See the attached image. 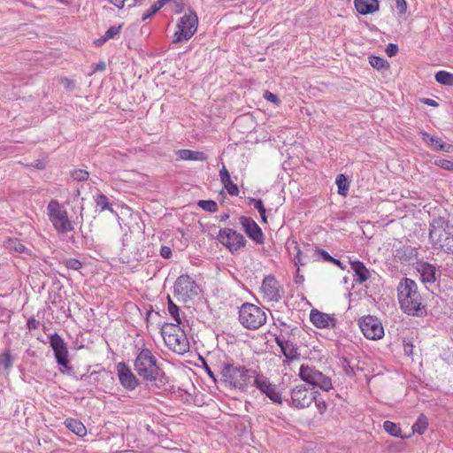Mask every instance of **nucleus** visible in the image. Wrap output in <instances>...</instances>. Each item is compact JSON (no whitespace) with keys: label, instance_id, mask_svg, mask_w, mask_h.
I'll return each mask as SVG.
<instances>
[{"label":"nucleus","instance_id":"f257e3e1","mask_svg":"<svg viewBox=\"0 0 453 453\" xmlns=\"http://www.w3.org/2000/svg\"><path fill=\"white\" fill-rule=\"evenodd\" d=\"M398 302L402 311L410 316L424 317L427 311L418 291L416 282L409 278L403 279L398 287Z\"/></svg>","mask_w":453,"mask_h":453},{"label":"nucleus","instance_id":"f03ea898","mask_svg":"<svg viewBox=\"0 0 453 453\" xmlns=\"http://www.w3.org/2000/svg\"><path fill=\"white\" fill-rule=\"evenodd\" d=\"M258 371L249 369L244 365L234 363H225L222 365L221 374L224 382L230 388L246 392L250 385H252Z\"/></svg>","mask_w":453,"mask_h":453},{"label":"nucleus","instance_id":"7ed1b4c3","mask_svg":"<svg viewBox=\"0 0 453 453\" xmlns=\"http://www.w3.org/2000/svg\"><path fill=\"white\" fill-rule=\"evenodd\" d=\"M429 242L433 248L453 254V223L439 217L429 226Z\"/></svg>","mask_w":453,"mask_h":453},{"label":"nucleus","instance_id":"20e7f679","mask_svg":"<svg viewBox=\"0 0 453 453\" xmlns=\"http://www.w3.org/2000/svg\"><path fill=\"white\" fill-rule=\"evenodd\" d=\"M161 334L165 343L173 351L184 354L189 349V342L180 325L167 323L162 326Z\"/></svg>","mask_w":453,"mask_h":453},{"label":"nucleus","instance_id":"39448f33","mask_svg":"<svg viewBox=\"0 0 453 453\" xmlns=\"http://www.w3.org/2000/svg\"><path fill=\"white\" fill-rule=\"evenodd\" d=\"M134 365L137 374L147 381L156 380L161 373L155 357L148 349H142L138 353Z\"/></svg>","mask_w":453,"mask_h":453},{"label":"nucleus","instance_id":"423d86ee","mask_svg":"<svg viewBox=\"0 0 453 453\" xmlns=\"http://www.w3.org/2000/svg\"><path fill=\"white\" fill-rule=\"evenodd\" d=\"M266 319L264 309L253 303H245L239 309V321L245 328L258 329L265 324Z\"/></svg>","mask_w":453,"mask_h":453},{"label":"nucleus","instance_id":"0eeeda50","mask_svg":"<svg viewBox=\"0 0 453 453\" xmlns=\"http://www.w3.org/2000/svg\"><path fill=\"white\" fill-rule=\"evenodd\" d=\"M50 220L55 229L60 234L73 230L65 208L58 200H50L47 207Z\"/></svg>","mask_w":453,"mask_h":453},{"label":"nucleus","instance_id":"6e6552de","mask_svg":"<svg viewBox=\"0 0 453 453\" xmlns=\"http://www.w3.org/2000/svg\"><path fill=\"white\" fill-rule=\"evenodd\" d=\"M299 376L302 380L313 388H319L324 391H328L333 388L332 380L328 376L308 365L300 366Z\"/></svg>","mask_w":453,"mask_h":453},{"label":"nucleus","instance_id":"1a4fd4ad","mask_svg":"<svg viewBox=\"0 0 453 453\" xmlns=\"http://www.w3.org/2000/svg\"><path fill=\"white\" fill-rule=\"evenodd\" d=\"M198 18L194 12L184 14L177 23L173 42L178 43L189 40L196 32Z\"/></svg>","mask_w":453,"mask_h":453},{"label":"nucleus","instance_id":"9d476101","mask_svg":"<svg viewBox=\"0 0 453 453\" xmlns=\"http://www.w3.org/2000/svg\"><path fill=\"white\" fill-rule=\"evenodd\" d=\"M254 386L262 395H265L273 403H282V394L276 384L271 382L270 379L261 372H257L253 380Z\"/></svg>","mask_w":453,"mask_h":453},{"label":"nucleus","instance_id":"9b49d317","mask_svg":"<svg viewBox=\"0 0 453 453\" xmlns=\"http://www.w3.org/2000/svg\"><path fill=\"white\" fill-rule=\"evenodd\" d=\"M317 391L306 388L304 385H297L290 391V401L288 405L295 409H304L309 407L315 399Z\"/></svg>","mask_w":453,"mask_h":453},{"label":"nucleus","instance_id":"f8f14e48","mask_svg":"<svg viewBox=\"0 0 453 453\" xmlns=\"http://www.w3.org/2000/svg\"><path fill=\"white\" fill-rule=\"evenodd\" d=\"M358 326L369 340H379L384 335V329L379 319L373 316H366L359 319Z\"/></svg>","mask_w":453,"mask_h":453},{"label":"nucleus","instance_id":"ddd939ff","mask_svg":"<svg viewBox=\"0 0 453 453\" xmlns=\"http://www.w3.org/2000/svg\"><path fill=\"white\" fill-rule=\"evenodd\" d=\"M218 240L232 253L244 247L246 242L243 235L232 228L220 229Z\"/></svg>","mask_w":453,"mask_h":453},{"label":"nucleus","instance_id":"4468645a","mask_svg":"<svg viewBox=\"0 0 453 453\" xmlns=\"http://www.w3.org/2000/svg\"><path fill=\"white\" fill-rule=\"evenodd\" d=\"M174 294L183 301L199 294V287L195 280L187 274L179 276L174 283Z\"/></svg>","mask_w":453,"mask_h":453},{"label":"nucleus","instance_id":"2eb2a0df","mask_svg":"<svg viewBox=\"0 0 453 453\" xmlns=\"http://www.w3.org/2000/svg\"><path fill=\"white\" fill-rule=\"evenodd\" d=\"M50 344L58 365L66 368L69 364L68 349L63 338L58 334H53L50 336Z\"/></svg>","mask_w":453,"mask_h":453},{"label":"nucleus","instance_id":"dca6fc26","mask_svg":"<svg viewBox=\"0 0 453 453\" xmlns=\"http://www.w3.org/2000/svg\"><path fill=\"white\" fill-rule=\"evenodd\" d=\"M261 292L263 293L264 298L269 302H278L281 299L283 294L280 283L272 275L265 277L261 286Z\"/></svg>","mask_w":453,"mask_h":453},{"label":"nucleus","instance_id":"f3484780","mask_svg":"<svg viewBox=\"0 0 453 453\" xmlns=\"http://www.w3.org/2000/svg\"><path fill=\"white\" fill-rule=\"evenodd\" d=\"M117 373L120 384L127 390H134L138 386V379L126 363L120 362L117 365Z\"/></svg>","mask_w":453,"mask_h":453},{"label":"nucleus","instance_id":"a211bd4d","mask_svg":"<svg viewBox=\"0 0 453 453\" xmlns=\"http://www.w3.org/2000/svg\"><path fill=\"white\" fill-rule=\"evenodd\" d=\"M240 223L246 234L257 243H262L264 241L263 233L258 225L250 217L242 216Z\"/></svg>","mask_w":453,"mask_h":453},{"label":"nucleus","instance_id":"6ab92c4d","mask_svg":"<svg viewBox=\"0 0 453 453\" xmlns=\"http://www.w3.org/2000/svg\"><path fill=\"white\" fill-rule=\"evenodd\" d=\"M275 342L280 348L281 353L284 355L286 359L293 360L299 357L297 347L291 341L287 339L282 333L276 335Z\"/></svg>","mask_w":453,"mask_h":453},{"label":"nucleus","instance_id":"aec40b11","mask_svg":"<svg viewBox=\"0 0 453 453\" xmlns=\"http://www.w3.org/2000/svg\"><path fill=\"white\" fill-rule=\"evenodd\" d=\"M311 323L318 328L334 327L336 324L335 319L326 313L318 310H312L310 314Z\"/></svg>","mask_w":453,"mask_h":453},{"label":"nucleus","instance_id":"412c9836","mask_svg":"<svg viewBox=\"0 0 453 453\" xmlns=\"http://www.w3.org/2000/svg\"><path fill=\"white\" fill-rule=\"evenodd\" d=\"M422 140L434 150H442L448 153L453 152V145L442 142L441 138L434 137L426 132H421Z\"/></svg>","mask_w":453,"mask_h":453},{"label":"nucleus","instance_id":"4be33fe9","mask_svg":"<svg viewBox=\"0 0 453 453\" xmlns=\"http://www.w3.org/2000/svg\"><path fill=\"white\" fill-rule=\"evenodd\" d=\"M354 6L361 15L374 13L380 9L379 0H354Z\"/></svg>","mask_w":453,"mask_h":453},{"label":"nucleus","instance_id":"5701e85b","mask_svg":"<svg viewBox=\"0 0 453 453\" xmlns=\"http://www.w3.org/2000/svg\"><path fill=\"white\" fill-rule=\"evenodd\" d=\"M350 267L355 273V281L359 284H362L365 281H366L371 276L369 270L361 261L357 260L350 262Z\"/></svg>","mask_w":453,"mask_h":453},{"label":"nucleus","instance_id":"b1692460","mask_svg":"<svg viewBox=\"0 0 453 453\" xmlns=\"http://www.w3.org/2000/svg\"><path fill=\"white\" fill-rule=\"evenodd\" d=\"M219 176L224 188L226 190L228 195L231 196H237L239 195V188L231 180L230 174L225 165H223L222 169L219 171Z\"/></svg>","mask_w":453,"mask_h":453},{"label":"nucleus","instance_id":"393cba45","mask_svg":"<svg viewBox=\"0 0 453 453\" xmlns=\"http://www.w3.org/2000/svg\"><path fill=\"white\" fill-rule=\"evenodd\" d=\"M418 271L423 282L434 283L436 280V268L433 265L423 262L418 265Z\"/></svg>","mask_w":453,"mask_h":453},{"label":"nucleus","instance_id":"a878e982","mask_svg":"<svg viewBox=\"0 0 453 453\" xmlns=\"http://www.w3.org/2000/svg\"><path fill=\"white\" fill-rule=\"evenodd\" d=\"M178 158L183 161H205L207 156L202 151L191 150H180L177 151Z\"/></svg>","mask_w":453,"mask_h":453},{"label":"nucleus","instance_id":"bb28decb","mask_svg":"<svg viewBox=\"0 0 453 453\" xmlns=\"http://www.w3.org/2000/svg\"><path fill=\"white\" fill-rule=\"evenodd\" d=\"M66 427L78 436H84L87 429L82 422L74 418H67L65 422Z\"/></svg>","mask_w":453,"mask_h":453},{"label":"nucleus","instance_id":"cd10ccee","mask_svg":"<svg viewBox=\"0 0 453 453\" xmlns=\"http://www.w3.org/2000/svg\"><path fill=\"white\" fill-rule=\"evenodd\" d=\"M384 430L390 435L395 437L403 438L402 430L398 424L387 420L383 423Z\"/></svg>","mask_w":453,"mask_h":453},{"label":"nucleus","instance_id":"c85d7f7f","mask_svg":"<svg viewBox=\"0 0 453 453\" xmlns=\"http://www.w3.org/2000/svg\"><path fill=\"white\" fill-rule=\"evenodd\" d=\"M435 81L441 85L453 86V73L439 71L435 73Z\"/></svg>","mask_w":453,"mask_h":453},{"label":"nucleus","instance_id":"c756f323","mask_svg":"<svg viewBox=\"0 0 453 453\" xmlns=\"http://www.w3.org/2000/svg\"><path fill=\"white\" fill-rule=\"evenodd\" d=\"M427 418L424 414H420L417 419V421L412 426V430L414 433L418 434H423L427 428Z\"/></svg>","mask_w":453,"mask_h":453},{"label":"nucleus","instance_id":"7c9ffc66","mask_svg":"<svg viewBox=\"0 0 453 453\" xmlns=\"http://www.w3.org/2000/svg\"><path fill=\"white\" fill-rule=\"evenodd\" d=\"M335 182H336V185L338 188L339 195H341L342 196H346L347 191L349 190V183L347 178L345 177V175L344 174L337 175Z\"/></svg>","mask_w":453,"mask_h":453},{"label":"nucleus","instance_id":"2f4dec72","mask_svg":"<svg viewBox=\"0 0 453 453\" xmlns=\"http://www.w3.org/2000/svg\"><path fill=\"white\" fill-rule=\"evenodd\" d=\"M369 64L377 70H381L388 66V62L377 56H371L369 57Z\"/></svg>","mask_w":453,"mask_h":453},{"label":"nucleus","instance_id":"473e14b6","mask_svg":"<svg viewBox=\"0 0 453 453\" xmlns=\"http://www.w3.org/2000/svg\"><path fill=\"white\" fill-rule=\"evenodd\" d=\"M13 365V358L10 352H4L0 357V367H3L6 372H9Z\"/></svg>","mask_w":453,"mask_h":453},{"label":"nucleus","instance_id":"72a5a7b5","mask_svg":"<svg viewBox=\"0 0 453 453\" xmlns=\"http://www.w3.org/2000/svg\"><path fill=\"white\" fill-rule=\"evenodd\" d=\"M96 209L101 211L109 210L111 213L119 215L118 211L113 208L115 205L113 203H110L109 200H96Z\"/></svg>","mask_w":453,"mask_h":453},{"label":"nucleus","instance_id":"f704fd0d","mask_svg":"<svg viewBox=\"0 0 453 453\" xmlns=\"http://www.w3.org/2000/svg\"><path fill=\"white\" fill-rule=\"evenodd\" d=\"M168 311L170 315L174 319L175 324L180 325L181 320L179 313V307L172 301V299L168 296Z\"/></svg>","mask_w":453,"mask_h":453},{"label":"nucleus","instance_id":"c9c22d12","mask_svg":"<svg viewBox=\"0 0 453 453\" xmlns=\"http://www.w3.org/2000/svg\"><path fill=\"white\" fill-rule=\"evenodd\" d=\"M198 206L210 212H215L218 211V204L214 200H199Z\"/></svg>","mask_w":453,"mask_h":453},{"label":"nucleus","instance_id":"e433bc0d","mask_svg":"<svg viewBox=\"0 0 453 453\" xmlns=\"http://www.w3.org/2000/svg\"><path fill=\"white\" fill-rule=\"evenodd\" d=\"M165 4V0H159L150 6V8L143 14L142 19L145 20L157 12Z\"/></svg>","mask_w":453,"mask_h":453},{"label":"nucleus","instance_id":"4c0bfd02","mask_svg":"<svg viewBox=\"0 0 453 453\" xmlns=\"http://www.w3.org/2000/svg\"><path fill=\"white\" fill-rule=\"evenodd\" d=\"M71 176L75 180L84 181L88 179L89 173L87 170L84 169H74L71 172Z\"/></svg>","mask_w":453,"mask_h":453},{"label":"nucleus","instance_id":"58836bf2","mask_svg":"<svg viewBox=\"0 0 453 453\" xmlns=\"http://www.w3.org/2000/svg\"><path fill=\"white\" fill-rule=\"evenodd\" d=\"M294 245V250L296 251V255L295 257V265H304L306 264V260L304 258L303 251L299 249L296 242L292 243Z\"/></svg>","mask_w":453,"mask_h":453},{"label":"nucleus","instance_id":"ea45409f","mask_svg":"<svg viewBox=\"0 0 453 453\" xmlns=\"http://www.w3.org/2000/svg\"><path fill=\"white\" fill-rule=\"evenodd\" d=\"M122 25L119 27H111L104 34V35L102 37L103 42H106L109 39L114 38L116 35H118L120 33Z\"/></svg>","mask_w":453,"mask_h":453},{"label":"nucleus","instance_id":"a19ab883","mask_svg":"<svg viewBox=\"0 0 453 453\" xmlns=\"http://www.w3.org/2000/svg\"><path fill=\"white\" fill-rule=\"evenodd\" d=\"M313 402L315 403V405L320 414H323L326 411L327 404L326 403L325 400L319 397V394L318 391Z\"/></svg>","mask_w":453,"mask_h":453},{"label":"nucleus","instance_id":"79ce46f5","mask_svg":"<svg viewBox=\"0 0 453 453\" xmlns=\"http://www.w3.org/2000/svg\"><path fill=\"white\" fill-rule=\"evenodd\" d=\"M255 202L254 207L257 209L260 214L261 219L263 222H266V209L263 203L262 200H253Z\"/></svg>","mask_w":453,"mask_h":453},{"label":"nucleus","instance_id":"37998d69","mask_svg":"<svg viewBox=\"0 0 453 453\" xmlns=\"http://www.w3.org/2000/svg\"><path fill=\"white\" fill-rule=\"evenodd\" d=\"M434 165L447 171H453V162L448 159H437Z\"/></svg>","mask_w":453,"mask_h":453},{"label":"nucleus","instance_id":"c03bdc74","mask_svg":"<svg viewBox=\"0 0 453 453\" xmlns=\"http://www.w3.org/2000/svg\"><path fill=\"white\" fill-rule=\"evenodd\" d=\"M65 265L68 269H72V270H75V271L81 269L82 266L81 262L75 258L67 259L65 262Z\"/></svg>","mask_w":453,"mask_h":453},{"label":"nucleus","instance_id":"a18cd8bd","mask_svg":"<svg viewBox=\"0 0 453 453\" xmlns=\"http://www.w3.org/2000/svg\"><path fill=\"white\" fill-rule=\"evenodd\" d=\"M263 96L265 99L276 105H279L280 104V100L279 99V97L275 94L270 92L269 90H265Z\"/></svg>","mask_w":453,"mask_h":453},{"label":"nucleus","instance_id":"49530a36","mask_svg":"<svg viewBox=\"0 0 453 453\" xmlns=\"http://www.w3.org/2000/svg\"><path fill=\"white\" fill-rule=\"evenodd\" d=\"M60 83L64 86V88L67 90H73L75 88V81L67 77H63L60 79Z\"/></svg>","mask_w":453,"mask_h":453},{"label":"nucleus","instance_id":"de8ad7c7","mask_svg":"<svg viewBox=\"0 0 453 453\" xmlns=\"http://www.w3.org/2000/svg\"><path fill=\"white\" fill-rule=\"evenodd\" d=\"M315 254L320 257L321 259H323L324 261L326 262H331L332 259H333V257H331L328 252H326V250H321V249H315L314 250Z\"/></svg>","mask_w":453,"mask_h":453},{"label":"nucleus","instance_id":"09e8293b","mask_svg":"<svg viewBox=\"0 0 453 453\" xmlns=\"http://www.w3.org/2000/svg\"><path fill=\"white\" fill-rule=\"evenodd\" d=\"M395 7L401 15L407 12V2L405 0H395Z\"/></svg>","mask_w":453,"mask_h":453},{"label":"nucleus","instance_id":"8fccbe9b","mask_svg":"<svg viewBox=\"0 0 453 453\" xmlns=\"http://www.w3.org/2000/svg\"><path fill=\"white\" fill-rule=\"evenodd\" d=\"M398 52V47L396 44L389 43L386 49V53L388 57H394Z\"/></svg>","mask_w":453,"mask_h":453},{"label":"nucleus","instance_id":"3c124183","mask_svg":"<svg viewBox=\"0 0 453 453\" xmlns=\"http://www.w3.org/2000/svg\"><path fill=\"white\" fill-rule=\"evenodd\" d=\"M160 255L164 258H170L172 256V250L167 246H162L160 250Z\"/></svg>","mask_w":453,"mask_h":453},{"label":"nucleus","instance_id":"603ef678","mask_svg":"<svg viewBox=\"0 0 453 453\" xmlns=\"http://www.w3.org/2000/svg\"><path fill=\"white\" fill-rule=\"evenodd\" d=\"M39 322L35 319H30L27 321V326L29 329H36Z\"/></svg>","mask_w":453,"mask_h":453},{"label":"nucleus","instance_id":"864d4df0","mask_svg":"<svg viewBox=\"0 0 453 453\" xmlns=\"http://www.w3.org/2000/svg\"><path fill=\"white\" fill-rule=\"evenodd\" d=\"M105 70V64L104 62H100L96 64L94 67V72L96 71H104Z\"/></svg>","mask_w":453,"mask_h":453},{"label":"nucleus","instance_id":"5fc2aeb1","mask_svg":"<svg viewBox=\"0 0 453 453\" xmlns=\"http://www.w3.org/2000/svg\"><path fill=\"white\" fill-rule=\"evenodd\" d=\"M331 263L336 265L337 266H339L342 270H344L346 268L345 265H343V264L339 259H336V258L333 257Z\"/></svg>","mask_w":453,"mask_h":453},{"label":"nucleus","instance_id":"6e6d98bb","mask_svg":"<svg viewBox=\"0 0 453 453\" xmlns=\"http://www.w3.org/2000/svg\"><path fill=\"white\" fill-rule=\"evenodd\" d=\"M205 371L207 374L215 380L214 373L207 365H205Z\"/></svg>","mask_w":453,"mask_h":453},{"label":"nucleus","instance_id":"4d7b16f0","mask_svg":"<svg viewBox=\"0 0 453 453\" xmlns=\"http://www.w3.org/2000/svg\"><path fill=\"white\" fill-rule=\"evenodd\" d=\"M426 104L430 105V106H436L437 105L436 102L434 100H433V99H426Z\"/></svg>","mask_w":453,"mask_h":453},{"label":"nucleus","instance_id":"13d9d810","mask_svg":"<svg viewBox=\"0 0 453 453\" xmlns=\"http://www.w3.org/2000/svg\"><path fill=\"white\" fill-rule=\"evenodd\" d=\"M303 280H304L303 277L300 276V275H296V280H295L296 283H297V284L302 283Z\"/></svg>","mask_w":453,"mask_h":453},{"label":"nucleus","instance_id":"bf43d9fd","mask_svg":"<svg viewBox=\"0 0 453 453\" xmlns=\"http://www.w3.org/2000/svg\"><path fill=\"white\" fill-rule=\"evenodd\" d=\"M15 250L19 252H22L25 250V247L22 244H19V247H15Z\"/></svg>","mask_w":453,"mask_h":453},{"label":"nucleus","instance_id":"052dcab7","mask_svg":"<svg viewBox=\"0 0 453 453\" xmlns=\"http://www.w3.org/2000/svg\"><path fill=\"white\" fill-rule=\"evenodd\" d=\"M128 210H129V208H128V207H127V206H126V207L122 206V207H121V213L123 214V213H124V211H128Z\"/></svg>","mask_w":453,"mask_h":453},{"label":"nucleus","instance_id":"680f3d73","mask_svg":"<svg viewBox=\"0 0 453 453\" xmlns=\"http://www.w3.org/2000/svg\"><path fill=\"white\" fill-rule=\"evenodd\" d=\"M97 198L104 199V198H106V197L104 195H99Z\"/></svg>","mask_w":453,"mask_h":453},{"label":"nucleus","instance_id":"e2e57ef3","mask_svg":"<svg viewBox=\"0 0 453 453\" xmlns=\"http://www.w3.org/2000/svg\"><path fill=\"white\" fill-rule=\"evenodd\" d=\"M99 44L104 43V42L102 41V38L98 40Z\"/></svg>","mask_w":453,"mask_h":453}]
</instances>
